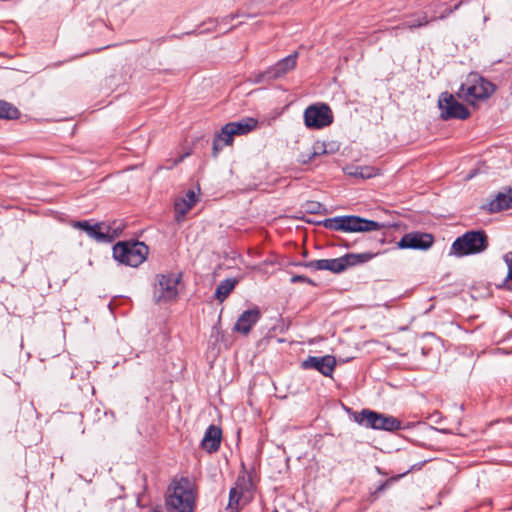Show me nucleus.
I'll return each mask as SVG.
<instances>
[{
    "label": "nucleus",
    "instance_id": "obj_1",
    "mask_svg": "<svg viewBox=\"0 0 512 512\" xmlns=\"http://www.w3.org/2000/svg\"><path fill=\"white\" fill-rule=\"evenodd\" d=\"M196 501L195 484L188 477H173L165 493L166 512H194Z\"/></svg>",
    "mask_w": 512,
    "mask_h": 512
},
{
    "label": "nucleus",
    "instance_id": "obj_2",
    "mask_svg": "<svg viewBox=\"0 0 512 512\" xmlns=\"http://www.w3.org/2000/svg\"><path fill=\"white\" fill-rule=\"evenodd\" d=\"M488 247V236L484 230H470L457 237L451 245L449 255L464 257L484 252Z\"/></svg>",
    "mask_w": 512,
    "mask_h": 512
},
{
    "label": "nucleus",
    "instance_id": "obj_3",
    "mask_svg": "<svg viewBox=\"0 0 512 512\" xmlns=\"http://www.w3.org/2000/svg\"><path fill=\"white\" fill-rule=\"evenodd\" d=\"M496 90V86L480 76L478 73H471L466 81L462 83L456 92V96L470 104L477 100L489 98Z\"/></svg>",
    "mask_w": 512,
    "mask_h": 512
},
{
    "label": "nucleus",
    "instance_id": "obj_4",
    "mask_svg": "<svg viewBox=\"0 0 512 512\" xmlns=\"http://www.w3.org/2000/svg\"><path fill=\"white\" fill-rule=\"evenodd\" d=\"M319 224H322L325 228L330 230L344 232H370L380 230L385 227L384 224L377 221L354 215L327 218L319 222Z\"/></svg>",
    "mask_w": 512,
    "mask_h": 512
},
{
    "label": "nucleus",
    "instance_id": "obj_5",
    "mask_svg": "<svg viewBox=\"0 0 512 512\" xmlns=\"http://www.w3.org/2000/svg\"><path fill=\"white\" fill-rule=\"evenodd\" d=\"M148 255V247L139 241L118 242L113 247V258L121 264L138 267Z\"/></svg>",
    "mask_w": 512,
    "mask_h": 512
},
{
    "label": "nucleus",
    "instance_id": "obj_6",
    "mask_svg": "<svg viewBox=\"0 0 512 512\" xmlns=\"http://www.w3.org/2000/svg\"><path fill=\"white\" fill-rule=\"evenodd\" d=\"M354 420L366 428L395 432L402 429L401 421L391 415H384L369 409L356 413Z\"/></svg>",
    "mask_w": 512,
    "mask_h": 512
},
{
    "label": "nucleus",
    "instance_id": "obj_7",
    "mask_svg": "<svg viewBox=\"0 0 512 512\" xmlns=\"http://www.w3.org/2000/svg\"><path fill=\"white\" fill-rule=\"evenodd\" d=\"M304 123L309 129H322L333 123L331 108L324 103L308 106L304 111Z\"/></svg>",
    "mask_w": 512,
    "mask_h": 512
},
{
    "label": "nucleus",
    "instance_id": "obj_8",
    "mask_svg": "<svg viewBox=\"0 0 512 512\" xmlns=\"http://www.w3.org/2000/svg\"><path fill=\"white\" fill-rule=\"evenodd\" d=\"M440 109V118L442 120L459 119L465 120L469 118L470 111L462 103L458 102L454 96L448 92L441 93L438 100Z\"/></svg>",
    "mask_w": 512,
    "mask_h": 512
},
{
    "label": "nucleus",
    "instance_id": "obj_9",
    "mask_svg": "<svg viewBox=\"0 0 512 512\" xmlns=\"http://www.w3.org/2000/svg\"><path fill=\"white\" fill-rule=\"evenodd\" d=\"M298 52H294L287 57L279 60L276 64L269 67L264 72L259 73L255 81L261 83L272 81L284 77L288 72L293 71L297 65Z\"/></svg>",
    "mask_w": 512,
    "mask_h": 512
},
{
    "label": "nucleus",
    "instance_id": "obj_10",
    "mask_svg": "<svg viewBox=\"0 0 512 512\" xmlns=\"http://www.w3.org/2000/svg\"><path fill=\"white\" fill-rule=\"evenodd\" d=\"M434 236L430 233L415 231L406 233L397 243L400 249L428 250L434 244Z\"/></svg>",
    "mask_w": 512,
    "mask_h": 512
},
{
    "label": "nucleus",
    "instance_id": "obj_11",
    "mask_svg": "<svg viewBox=\"0 0 512 512\" xmlns=\"http://www.w3.org/2000/svg\"><path fill=\"white\" fill-rule=\"evenodd\" d=\"M182 273H171L162 275V302H175L178 299L181 284Z\"/></svg>",
    "mask_w": 512,
    "mask_h": 512
},
{
    "label": "nucleus",
    "instance_id": "obj_12",
    "mask_svg": "<svg viewBox=\"0 0 512 512\" xmlns=\"http://www.w3.org/2000/svg\"><path fill=\"white\" fill-rule=\"evenodd\" d=\"M336 366V359L332 355L323 357L309 356L301 364L303 369H315L326 377L332 376Z\"/></svg>",
    "mask_w": 512,
    "mask_h": 512
},
{
    "label": "nucleus",
    "instance_id": "obj_13",
    "mask_svg": "<svg viewBox=\"0 0 512 512\" xmlns=\"http://www.w3.org/2000/svg\"><path fill=\"white\" fill-rule=\"evenodd\" d=\"M73 227L84 231L90 238L96 240L99 243L113 242V236L110 237L108 232H104L103 223L91 224L88 220H82L76 221L73 224Z\"/></svg>",
    "mask_w": 512,
    "mask_h": 512
},
{
    "label": "nucleus",
    "instance_id": "obj_14",
    "mask_svg": "<svg viewBox=\"0 0 512 512\" xmlns=\"http://www.w3.org/2000/svg\"><path fill=\"white\" fill-rule=\"evenodd\" d=\"M251 486L252 481L250 478H246L244 475L237 477L235 487L231 488L229 492L228 509H230L231 512H237L239 510L240 499L243 493L248 491Z\"/></svg>",
    "mask_w": 512,
    "mask_h": 512
},
{
    "label": "nucleus",
    "instance_id": "obj_15",
    "mask_svg": "<svg viewBox=\"0 0 512 512\" xmlns=\"http://www.w3.org/2000/svg\"><path fill=\"white\" fill-rule=\"evenodd\" d=\"M222 439V430L216 425H210L205 431L201 441V447L206 452L212 454L219 450Z\"/></svg>",
    "mask_w": 512,
    "mask_h": 512
},
{
    "label": "nucleus",
    "instance_id": "obj_16",
    "mask_svg": "<svg viewBox=\"0 0 512 512\" xmlns=\"http://www.w3.org/2000/svg\"><path fill=\"white\" fill-rule=\"evenodd\" d=\"M261 312L259 308L245 310L238 318L234 330L247 335L251 328L259 321Z\"/></svg>",
    "mask_w": 512,
    "mask_h": 512
},
{
    "label": "nucleus",
    "instance_id": "obj_17",
    "mask_svg": "<svg viewBox=\"0 0 512 512\" xmlns=\"http://www.w3.org/2000/svg\"><path fill=\"white\" fill-rule=\"evenodd\" d=\"M378 255V252L348 253L338 258L341 272L348 267L366 263Z\"/></svg>",
    "mask_w": 512,
    "mask_h": 512
},
{
    "label": "nucleus",
    "instance_id": "obj_18",
    "mask_svg": "<svg viewBox=\"0 0 512 512\" xmlns=\"http://www.w3.org/2000/svg\"><path fill=\"white\" fill-rule=\"evenodd\" d=\"M294 265L298 267L310 268L313 270H328L333 273H341V266L338 263V258L297 262L294 263Z\"/></svg>",
    "mask_w": 512,
    "mask_h": 512
},
{
    "label": "nucleus",
    "instance_id": "obj_19",
    "mask_svg": "<svg viewBox=\"0 0 512 512\" xmlns=\"http://www.w3.org/2000/svg\"><path fill=\"white\" fill-rule=\"evenodd\" d=\"M512 209V189L505 193H498L489 203V211L492 213Z\"/></svg>",
    "mask_w": 512,
    "mask_h": 512
},
{
    "label": "nucleus",
    "instance_id": "obj_20",
    "mask_svg": "<svg viewBox=\"0 0 512 512\" xmlns=\"http://www.w3.org/2000/svg\"><path fill=\"white\" fill-rule=\"evenodd\" d=\"M229 129L231 128L233 134L236 135H245L254 130L258 124L257 119L248 117L242 119L240 121L229 122Z\"/></svg>",
    "mask_w": 512,
    "mask_h": 512
},
{
    "label": "nucleus",
    "instance_id": "obj_21",
    "mask_svg": "<svg viewBox=\"0 0 512 512\" xmlns=\"http://www.w3.org/2000/svg\"><path fill=\"white\" fill-rule=\"evenodd\" d=\"M237 284L236 279H225L221 281L215 291V297L219 302H223L233 291Z\"/></svg>",
    "mask_w": 512,
    "mask_h": 512
},
{
    "label": "nucleus",
    "instance_id": "obj_22",
    "mask_svg": "<svg viewBox=\"0 0 512 512\" xmlns=\"http://www.w3.org/2000/svg\"><path fill=\"white\" fill-rule=\"evenodd\" d=\"M20 111L11 103L0 100V119L14 120L18 119Z\"/></svg>",
    "mask_w": 512,
    "mask_h": 512
},
{
    "label": "nucleus",
    "instance_id": "obj_23",
    "mask_svg": "<svg viewBox=\"0 0 512 512\" xmlns=\"http://www.w3.org/2000/svg\"><path fill=\"white\" fill-rule=\"evenodd\" d=\"M186 199L180 198L177 199L174 203V212H175V219L177 222L183 221L185 215L187 212L192 208Z\"/></svg>",
    "mask_w": 512,
    "mask_h": 512
},
{
    "label": "nucleus",
    "instance_id": "obj_24",
    "mask_svg": "<svg viewBox=\"0 0 512 512\" xmlns=\"http://www.w3.org/2000/svg\"><path fill=\"white\" fill-rule=\"evenodd\" d=\"M234 136L232 129H229V124L227 123L222 127L221 132L215 137L220 142H223V145H232Z\"/></svg>",
    "mask_w": 512,
    "mask_h": 512
},
{
    "label": "nucleus",
    "instance_id": "obj_25",
    "mask_svg": "<svg viewBox=\"0 0 512 512\" xmlns=\"http://www.w3.org/2000/svg\"><path fill=\"white\" fill-rule=\"evenodd\" d=\"M407 473H408V471L404 472L403 474H400L398 476H393V477L389 478L388 480L384 481L376 488V490L372 493V496L377 497L381 492L385 491L392 482L397 481L398 479H400L402 476L406 475Z\"/></svg>",
    "mask_w": 512,
    "mask_h": 512
},
{
    "label": "nucleus",
    "instance_id": "obj_26",
    "mask_svg": "<svg viewBox=\"0 0 512 512\" xmlns=\"http://www.w3.org/2000/svg\"><path fill=\"white\" fill-rule=\"evenodd\" d=\"M326 154V149L323 144L315 143L312 147V151L308 153L306 161H313L317 156Z\"/></svg>",
    "mask_w": 512,
    "mask_h": 512
},
{
    "label": "nucleus",
    "instance_id": "obj_27",
    "mask_svg": "<svg viewBox=\"0 0 512 512\" xmlns=\"http://www.w3.org/2000/svg\"><path fill=\"white\" fill-rule=\"evenodd\" d=\"M429 22H430V20H428L427 15L423 14L419 19H417L413 22L402 24V27H407L409 29H413V28L426 26Z\"/></svg>",
    "mask_w": 512,
    "mask_h": 512
},
{
    "label": "nucleus",
    "instance_id": "obj_28",
    "mask_svg": "<svg viewBox=\"0 0 512 512\" xmlns=\"http://www.w3.org/2000/svg\"><path fill=\"white\" fill-rule=\"evenodd\" d=\"M305 211L311 214H318L321 212L322 204L316 201H307L304 204Z\"/></svg>",
    "mask_w": 512,
    "mask_h": 512
},
{
    "label": "nucleus",
    "instance_id": "obj_29",
    "mask_svg": "<svg viewBox=\"0 0 512 512\" xmlns=\"http://www.w3.org/2000/svg\"><path fill=\"white\" fill-rule=\"evenodd\" d=\"M103 230H104V232H108V235L110 237L113 236V240H114V239H116L117 237L120 236V234L123 231V227H121L120 225L112 226V225H104L103 224Z\"/></svg>",
    "mask_w": 512,
    "mask_h": 512
},
{
    "label": "nucleus",
    "instance_id": "obj_30",
    "mask_svg": "<svg viewBox=\"0 0 512 512\" xmlns=\"http://www.w3.org/2000/svg\"><path fill=\"white\" fill-rule=\"evenodd\" d=\"M504 261L508 267V274L506 276L505 281H512V252H508L507 254L504 255Z\"/></svg>",
    "mask_w": 512,
    "mask_h": 512
},
{
    "label": "nucleus",
    "instance_id": "obj_31",
    "mask_svg": "<svg viewBox=\"0 0 512 512\" xmlns=\"http://www.w3.org/2000/svg\"><path fill=\"white\" fill-rule=\"evenodd\" d=\"M190 153L187 152V153H184L182 155H180L178 158H176L175 160L171 161L170 160H167L166 161V164L165 165H162V168H167V169H170L172 168L173 166L177 165L178 163L182 162L183 159L185 157H187Z\"/></svg>",
    "mask_w": 512,
    "mask_h": 512
},
{
    "label": "nucleus",
    "instance_id": "obj_32",
    "mask_svg": "<svg viewBox=\"0 0 512 512\" xmlns=\"http://www.w3.org/2000/svg\"><path fill=\"white\" fill-rule=\"evenodd\" d=\"M291 282L292 283L301 282V283H307V284H310V285H314L313 280L308 278V277H306V276H304V275H294V276H292Z\"/></svg>",
    "mask_w": 512,
    "mask_h": 512
},
{
    "label": "nucleus",
    "instance_id": "obj_33",
    "mask_svg": "<svg viewBox=\"0 0 512 512\" xmlns=\"http://www.w3.org/2000/svg\"><path fill=\"white\" fill-rule=\"evenodd\" d=\"M223 145L220 144V141L214 137L213 139V147H212V155L213 157H217L218 153L222 150Z\"/></svg>",
    "mask_w": 512,
    "mask_h": 512
},
{
    "label": "nucleus",
    "instance_id": "obj_34",
    "mask_svg": "<svg viewBox=\"0 0 512 512\" xmlns=\"http://www.w3.org/2000/svg\"><path fill=\"white\" fill-rule=\"evenodd\" d=\"M186 201L191 205V206H194L197 202V197L194 193V191H188L187 194H186Z\"/></svg>",
    "mask_w": 512,
    "mask_h": 512
},
{
    "label": "nucleus",
    "instance_id": "obj_35",
    "mask_svg": "<svg viewBox=\"0 0 512 512\" xmlns=\"http://www.w3.org/2000/svg\"><path fill=\"white\" fill-rule=\"evenodd\" d=\"M351 175L360 176L361 178H369L370 174H364L363 168H356L355 172H350Z\"/></svg>",
    "mask_w": 512,
    "mask_h": 512
},
{
    "label": "nucleus",
    "instance_id": "obj_36",
    "mask_svg": "<svg viewBox=\"0 0 512 512\" xmlns=\"http://www.w3.org/2000/svg\"><path fill=\"white\" fill-rule=\"evenodd\" d=\"M239 17V14H230V15H227L225 17H223L221 19V22L222 23H225V24H228L229 22H231L232 20H234L235 18Z\"/></svg>",
    "mask_w": 512,
    "mask_h": 512
},
{
    "label": "nucleus",
    "instance_id": "obj_37",
    "mask_svg": "<svg viewBox=\"0 0 512 512\" xmlns=\"http://www.w3.org/2000/svg\"><path fill=\"white\" fill-rule=\"evenodd\" d=\"M453 13V10H451L450 8H446L442 13L441 15L438 17V19H445L447 17H449L451 14Z\"/></svg>",
    "mask_w": 512,
    "mask_h": 512
},
{
    "label": "nucleus",
    "instance_id": "obj_38",
    "mask_svg": "<svg viewBox=\"0 0 512 512\" xmlns=\"http://www.w3.org/2000/svg\"><path fill=\"white\" fill-rule=\"evenodd\" d=\"M307 155H308V154H304V153L300 154L298 161H299L300 163H302V164H308V163H310L311 161H306V160H307Z\"/></svg>",
    "mask_w": 512,
    "mask_h": 512
},
{
    "label": "nucleus",
    "instance_id": "obj_39",
    "mask_svg": "<svg viewBox=\"0 0 512 512\" xmlns=\"http://www.w3.org/2000/svg\"><path fill=\"white\" fill-rule=\"evenodd\" d=\"M463 1H460L458 2L457 4H455L452 8H450L451 10L456 11L460 8V6L462 5Z\"/></svg>",
    "mask_w": 512,
    "mask_h": 512
},
{
    "label": "nucleus",
    "instance_id": "obj_40",
    "mask_svg": "<svg viewBox=\"0 0 512 512\" xmlns=\"http://www.w3.org/2000/svg\"><path fill=\"white\" fill-rule=\"evenodd\" d=\"M154 300L156 303L160 302V295H154Z\"/></svg>",
    "mask_w": 512,
    "mask_h": 512
},
{
    "label": "nucleus",
    "instance_id": "obj_41",
    "mask_svg": "<svg viewBox=\"0 0 512 512\" xmlns=\"http://www.w3.org/2000/svg\"><path fill=\"white\" fill-rule=\"evenodd\" d=\"M302 256H303V257H305V258L308 256V252H307V250H303V252H302Z\"/></svg>",
    "mask_w": 512,
    "mask_h": 512
},
{
    "label": "nucleus",
    "instance_id": "obj_42",
    "mask_svg": "<svg viewBox=\"0 0 512 512\" xmlns=\"http://www.w3.org/2000/svg\"><path fill=\"white\" fill-rule=\"evenodd\" d=\"M220 24V22L216 21V26L214 27V30H217V26Z\"/></svg>",
    "mask_w": 512,
    "mask_h": 512
},
{
    "label": "nucleus",
    "instance_id": "obj_43",
    "mask_svg": "<svg viewBox=\"0 0 512 512\" xmlns=\"http://www.w3.org/2000/svg\"><path fill=\"white\" fill-rule=\"evenodd\" d=\"M384 241H385V240H384V238H381V239L379 240V242H380V243H384Z\"/></svg>",
    "mask_w": 512,
    "mask_h": 512
},
{
    "label": "nucleus",
    "instance_id": "obj_44",
    "mask_svg": "<svg viewBox=\"0 0 512 512\" xmlns=\"http://www.w3.org/2000/svg\"><path fill=\"white\" fill-rule=\"evenodd\" d=\"M272 512H279V511H278V509L275 508Z\"/></svg>",
    "mask_w": 512,
    "mask_h": 512
},
{
    "label": "nucleus",
    "instance_id": "obj_45",
    "mask_svg": "<svg viewBox=\"0 0 512 512\" xmlns=\"http://www.w3.org/2000/svg\"><path fill=\"white\" fill-rule=\"evenodd\" d=\"M151 512H160V511H158L157 509H154V510H153V511H151Z\"/></svg>",
    "mask_w": 512,
    "mask_h": 512
}]
</instances>
